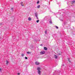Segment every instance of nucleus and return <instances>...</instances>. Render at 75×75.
<instances>
[{
    "instance_id": "17",
    "label": "nucleus",
    "mask_w": 75,
    "mask_h": 75,
    "mask_svg": "<svg viewBox=\"0 0 75 75\" xmlns=\"http://www.w3.org/2000/svg\"><path fill=\"white\" fill-rule=\"evenodd\" d=\"M39 3H40V1H38L37 2V4H39Z\"/></svg>"
},
{
    "instance_id": "8",
    "label": "nucleus",
    "mask_w": 75,
    "mask_h": 75,
    "mask_svg": "<svg viewBox=\"0 0 75 75\" xmlns=\"http://www.w3.org/2000/svg\"><path fill=\"white\" fill-rule=\"evenodd\" d=\"M28 20L29 21H31V18L30 17L28 18Z\"/></svg>"
},
{
    "instance_id": "7",
    "label": "nucleus",
    "mask_w": 75,
    "mask_h": 75,
    "mask_svg": "<svg viewBox=\"0 0 75 75\" xmlns=\"http://www.w3.org/2000/svg\"><path fill=\"white\" fill-rule=\"evenodd\" d=\"M44 50H47V48L45 47H44Z\"/></svg>"
},
{
    "instance_id": "5",
    "label": "nucleus",
    "mask_w": 75,
    "mask_h": 75,
    "mask_svg": "<svg viewBox=\"0 0 75 75\" xmlns=\"http://www.w3.org/2000/svg\"><path fill=\"white\" fill-rule=\"evenodd\" d=\"M54 56L56 59H57V58H58V56H57L56 55H54Z\"/></svg>"
},
{
    "instance_id": "29",
    "label": "nucleus",
    "mask_w": 75,
    "mask_h": 75,
    "mask_svg": "<svg viewBox=\"0 0 75 75\" xmlns=\"http://www.w3.org/2000/svg\"><path fill=\"white\" fill-rule=\"evenodd\" d=\"M59 55H60V54H59Z\"/></svg>"
},
{
    "instance_id": "4",
    "label": "nucleus",
    "mask_w": 75,
    "mask_h": 75,
    "mask_svg": "<svg viewBox=\"0 0 75 75\" xmlns=\"http://www.w3.org/2000/svg\"><path fill=\"white\" fill-rule=\"evenodd\" d=\"M35 64H36V65H39V64H40V63H39V62H35Z\"/></svg>"
},
{
    "instance_id": "27",
    "label": "nucleus",
    "mask_w": 75,
    "mask_h": 75,
    "mask_svg": "<svg viewBox=\"0 0 75 75\" xmlns=\"http://www.w3.org/2000/svg\"><path fill=\"white\" fill-rule=\"evenodd\" d=\"M39 41H40V40H39Z\"/></svg>"
},
{
    "instance_id": "24",
    "label": "nucleus",
    "mask_w": 75,
    "mask_h": 75,
    "mask_svg": "<svg viewBox=\"0 0 75 75\" xmlns=\"http://www.w3.org/2000/svg\"><path fill=\"white\" fill-rule=\"evenodd\" d=\"M40 45H41V46H42V44H41Z\"/></svg>"
},
{
    "instance_id": "30",
    "label": "nucleus",
    "mask_w": 75,
    "mask_h": 75,
    "mask_svg": "<svg viewBox=\"0 0 75 75\" xmlns=\"http://www.w3.org/2000/svg\"><path fill=\"white\" fill-rule=\"evenodd\" d=\"M62 21H63V20H62Z\"/></svg>"
},
{
    "instance_id": "13",
    "label": "nucleus",
    "mask_w": 75,
    "mask_h": 75,
    "mask_svg": "<svg viewBox=\"0 0 75 75\" xmlns=\"http://www.w3.org/2000/svg\"><path fill=\"white\" fill-rule=\"evenodd\" d=\"M24 54H22L21 56H22V57H24Z\"/></svg>"
},
{
    "instance_id": "23",
    "label": "nucleus",
    "mask_w": 75,
    "mask_h": 75,
    "mask_svg": "<svg viewBox=\"0 0 75 75\" xmlns=\"http://www.w3.org/2000/svg\"><path fill=\"white\" fill-rule=\"evenodd\" d=\"M0 71H1V69L0 68Z\"/></svg>"
},
{
    "instance_id": "15",
    "label": "nucleus",
    "mask_w": 75,
    "mask_h": 75,
    "mask_svg": "<svg viewBox=\"0 0 75 75\" xmlns=\"http://www.w3.org/2000/svg\"><path fill=\"white\" fill-rule=\"evenodd\" d=\"M39 21H39V20H38L36 21L37 23H38Z\"/></svg>"
},
{
    "instance_id": "6",
    "label": "nucleus",
    "mask_w": 75,
    "mask_h": 75,
    "mask_svg": "<svg viewBox=\"0 0 75 75\" xmlns=\"http://www.w3.org/2000/svg\"><path fill=\"white\" fill-rule=\"evenodd\" d=\"M71 3H71V4H74V3H75V1L74 0V1H72Z\"/></svg>"
},
{
    "instance_id": "20",
    "label": "nucleus",
    "mask_w": 75,
    "mask_h": 75,
    "mask_svg": "<svg viewBox=\"0 0 75 75\" xmlns=\"http://www.w3.org/2000/svg\"><path fill=\"white\" fill-rule=\"evenodd\" d=\"M23 4V2H21V4Z\"/></svg>"
},
{
    "instance_id": "3",
    "label": "nucleus",
    "mask_w": 75,
    "mask_h": 75,
    "mask_svg": "<svg viewBox=\"0 0 75 75\" xmlns=\"http://www.w3.org/2000/svg\"><path fill=\"white\" fill-rule=\"evenodd\" d=\"M35 16L36 17V18L38 20V14L37 13H35Z\"/></svg>"
},
{
    "instance_id": "22",
    "label": "nucleus",
    "mask_w": 75,
    "mask_h": 75,
    "mask_svg": "<svg viewBox=\"0 0 75 75\" xmlns=\"http://www.w3.org/2000/svg\"><path fill=\"white\" fill-rule=\"evenodd\" d=\"M21 6H24V5H23V4H21Z\"/></svg>"
},
{
    "instance_id": "16",
    "label": "nucleus",
    "mask_w": 75,
    "mask_h": 75,
    "mask_svg": "<svg viewBox=\"0 0 75 75\" xmlns=\"http://www.w3.org/2000/svg\"><path fill=\"white\" fill-rule=\"evenodd\" d=\"M25 59H28V58L27 57H25Z\"/></svg>"
},
{
    "instance_id": "10",
    "label": "nucleus",
    "mask_w": 75,
    "mask_h": 75,
    "mask_svg": "<svg viewBox=\"0 0 75 75\" xmlns=\"http://www.w3.org/2000/svg\"><path fill=\"white\" fill-rule=\"evenodd\" d=\"M40 5H39V6H38L37 7V8H40Z\"/></svg>"
},
{
    "instance_id": "25",
    "label": "nucleus",
    "mask_w": 75,
    "mask_h": 75,
    "mask_svg": "<svg viewBox=\"0 0 75 75\" xmlns=\"http://www.w3.org/2000/svg\"><path fill=\"white\" fill-rule=\"evenodd\" d=\"M57 4H59V3H58V2H57Z\"/></svg>"
},
{
    "instance_id": "1",
    "label": "nucleus",
    "mask_w": 75,
    "mask_h": 75,
    "mask_svg": "<svg viewBox=\"0 0 75 75\" xmlns=\"http://www.w3.org/2000/svg\"><path fill=\"white\" fill-rule=\"evenodd\" d=\"M41 68L40 67H38L37 68V70H38V73L39 75H41Z\"/></svg>"
},
{
    "instance_id": "9",
    "label": "nucleus",
    "mask_w": 75,
    "mask_h": 75,
    "mask_svg": "<svg viewBox=\"0 0 75 75\" xmlns=\"http://www.w3.org/2000/svg\"><path fill=\"white\" fill-rule=\"evenodd\" d=\"M45 33L46 34H47V30H46L45 31Z\"/></svg>"
},
{
    "instance_id": "28",
    "label": "nucleus",
    "mask_w": 75,
    "mask_h": 75,
    "mask_svg": "<svg viewBox=\"0 0 75 75\" xmlns=\"http://www.w3.org/2000/svg\"><path fill=\"white\" fill-rule=\"evenodd\" d=\"M1 38V37H0V39Z\"/></svg>"
},
{
    "instance_id": "14",
    "label": "nucleus",
    "mask_w": 75,
    "mask_h": 75,
    "mask_svg": "<svg viewBox=\"0 0 75 75\" xmlns=\"http://www.w3.org/2000/svg\"><path fill=\"white\" fill-rule=\"evenodd\" d=\"M55 27L56 28H57L58 29V26H56Z\"/></svg>"
},
{
    "instance_id": "19",
    "label": "nucleus",
    "mask_w": 75,
    "mask_h": 75,
    "mask_svg": "<svg viewBox=\"0 0 75 75\" xmlns=\"http://www.w3.org/2000/svg\"><path fill=\"white\" fill-rule=\"evenodd\" d=\"M68 61H69V62H70V60H69V59H68Z\"/></svg>"
},
{
    "instance_id": "11",
    "label": "nucleus",
    "mask_w": 75,
    "mask_h": 75,
    "mask_svg": "<svg viewBox=\"0 0 75 75\" xmlns=\"http://www.w3.org/2000/svg\"><path fill=\"white\" fill-rule=\"evenodd\" d=\"M49 23H50V24H52V21H49Z\"/></svg>"
},
{
    "instance_id": "21",
    "label": "nucleus",
    "mask_w": 75,
    "mask_h": 75,
    "mask_svg": "<svg viewBox=\"0 0 75 75\" xmlns=\"http://www.w3.org/2000/svg\"><path fill=\"white\" fill-rule=\"evenodd\" d=\"M17 74H18V75H20V73H18Z\"/></svg>"
},
{
    "instance_id": "12",
    "label": "nucleus",
    "mask_w": 75,
    "mask_h": 75,
    "mask_svg": "<svg viewBox=\"0 0 75 75\" xmlns=\"http://www.w3.org/2000/svg\"><path fill=\"white\" fill-rule=\"evenodd\" d=\"M8 64V61H6V64L7 65V64Z\"/></svg>"
},
{
    "instance_id": "2",
    "label": "nucleus",
    "mask_w": 75,
    "mask_h": 75,
    "mask_svg": "<svg viewBox=\"0 0 75 75\" xmlns=\"http://www.w3.org/2000/svg\"><path fill=\"white\" fill-rule=\"evenodd\" d=\"M45 53V51H42L40 52V54H41V55H43V54H44Z\"/></svg>"
},
{
    "instance_id": "26",
    "label": "nucleus",
    "mask_w": 75,
    "mask_h": 75,
    "mask_svg": "<svg viewBox=\"0 0 75 75\" xmlns=\"http://www.w3.org/2000/svg\"><path fill=\"white\" fill-rule=\"evenodd\" d=\"M13 8H11V10H13Z\"/></svg>"
},
{
    "instance_id": "18",
    "label": "nucleus",
    "mask_w": 75,
    "mask_h": 75,
    "mask_svg": "<svg viewBox=\"0 0 75 75\" xmlns=\"http://www.w3.org/2000/svg\"><path fill=\"white\" fill-rule=\"evenodd\" d=\"M27 54H30V52H27Z\"/></svg>"
}]
</instances>
